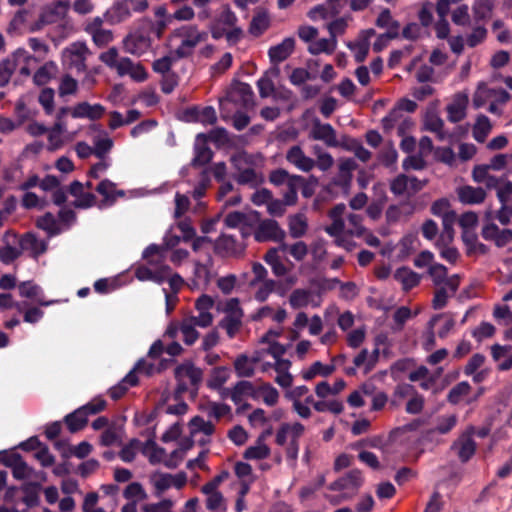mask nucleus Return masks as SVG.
Returning a JSON list of instances; mask_svg holds the SVG:
<instances>
[{
    "label": "nucleus",
    "mask_w": 512,
    "mask_h": 512,
    "mask_svg": "<svg viewBox=\"0 0 512 512\" xmlns=\"http://www.w3.org/2000/svg\"><path fill=\"white\" fill-rule=\"evenodd\" d=\"M226 101L243 109H251L255 105L254 92L249 84L235 80L227 91L225 99L220 100L221 109H224Z\"/></svg>",
    "instance_id": "f257e3e1"
},
{
    "label": "nucleus",
    "mask_w": 512,
    "mask_h": 512,
    "mask_svg": "<svg viewBox=\"0 0 512 512\" xmlns=\"http://www.w3.org/2000/svg\"><path fill=\"white\" fill-rule=\"evenodd\" d=\"M148 8L147 0H120L111 7L112 20L122 22L128 19L132 12L141 13Z\"/></svg>",
    "instance_id": "f03ea898"
},
{
    "label": "nucleus",
    "mask_w": 512,
    "mask_h": 512,
    "mask_svg": "<svg viewBox=\"0 0 512 512\" xmlns=\"http://www.w3.org/2000/svg\"><path fill=\"white\" fill-rule=\"evenodd\" d=\"M286 237V232L273 219L261 221L254 232V238L257 242L275 241L282 242Z\"/></svg>",
    "instance_id": "7ed1b4c3"
},
{
    "label": "nucleus",
    "mask_w": 512,
    "mask_h": 512,
    "mask_svg": "<svg viewBox=\"0 0 512 512\" xmlns=\"http://www.w3.org/2000/svg\"><path fill=\"white\" fill-rule=\"evenodd\" d=\"M447 273V268L443 264H431L428 268V274L432 278L434 285L439 286L445 284L450 290L451 295H454L459 288L460 277L457 274L447 277Z\"/></svg>",
    "instance_id": "20e7f679"
},
{
    "label": "nucleus",
    "mask_w": 512,
    "mask_h": 512,
    "mask_svg": "<svg viewBox=\"0 0 512 512\" xmlns=\"http://www.w3.org/2000/svg\"><path fill=\"white\" fill-rule=\"evenodd\" d=\"M214 152L208 145V136L205 133H199L194 143V157L190 165L193 168L202 167L211 162Z\"/></svg>",
    "instance_id": "39448f33"
},
{
    "label": "nucleus",
    "mask_w": 512,
    "mask_h": 512,
    "mask_svg": "<svg viewBox=\"0 0 512 512\" xmlns=\"http://www.w3.org/2000/svg\"><path fill=\"white\" fill-rule=\"evenodd\" d=\"M237 22L235 13L226 5L219 16L209 24V29L213 39L222 38L228 27H233Z\"/></svg>",
    "instance_id": "423d86ee"
},
{
    "label": "nucleus",
    "mask_w": 512,
    "mask_h": 512,
    "mask_svg": "<svg viewBox=\"0 0 512 512\" xmlns=\"http://www.w3.org/2000/svg\"><path fill=\"white\" fill-rule=\"evenodd\" d=\"M215 252L223 257H238L245 250V246L232 235L221 234L215 241Z\"/></svg>",
    "instance_id": "0eeeda50"
},
{
    "label": "nucleus",
    "mask_w": 512,
    "mask_h": 512,
    "mask_svg": "<svg viewBox=\"0 0 512 512\" xmlns=\"http://www.w3.org/2000/svg\"><path fill=\"white\" fill-rule=\"evenodd\" d=\"M174 375L177 380L181 379L183 376H187L190 379L191 385L193 386L191 394L193 396L197 395L199 385L203 379L202 369L196 367L192 362L187 361L175 368Z\"/></svg>",
    "instance_id": "6e6552de"
},
{
    "label": "nucleus",
    "mask_w": 512,
    "mask_h": 512,
    "mask_svg": "<svg viewBox=\"0 0 512 512\" xmlns=\"http://www.w3.org/2000/svg\"><path fill=\"white\" fill-rule=\"evenodd\" d=\"M310 138L323 141L328 147H337L336 131L329 123H321L318 119L313 122Z\"/></svg>",
    "instance_id": "1a4fd4ad"
},
{
    "label": "nucleus",
    "mask_w": 512,
    "mask_h": 512,
    "mask_svg": "<svg viewBox=\"0 0 512 512\" xmlns=\"http://www.w3.org/2000/svg\"><path fill=\"white\" fill-rule=\"evenodd\" d=\"M171 273V268L168 265H161L158 269L152 270L147 266H139L135 271V276L140 281H153L157 284H162Z\"/></svg>",
    "instance_id": "9d476101"
},
{
    "label": "nucleus",
    "mask_w": 512,
    "mask_h": 512,
    "mask_svg": "<svg viewBox=\"0 0 512 512\" xmlns=\"http://www.w3.org/2000/svg\"><path fill=\"white\" fill-rule=\"evenodd\" d=\"M362 484V472L359 469H352L343 477L332 482L328 488L330 491H342L345 489H358Z\"/></svg>",
    "instance_id": "9b49d317"
},
{
    "label": "nucleus",
    "mask_w": 512,
    "mask_h": 512,
    "mask_svg": "<svg viewBox=\"0 0 512 512\" xmlns=\"http://www.w3.org/2000/svg\"><path fill=\"white\" fill-rule=\"evenodd\" d=\"M19 245L23 251H29L30 256L34 259L47 251L48 245L46 241L39 240L34 233H25L19 240Z\"/></svg>",
    "instance_id": "f8f14e48"
},
{
    "label": "nucleus",
    "mask_w": 512,
    "mask_h": 512,
    "mask_svg": "<svg viewBox=\"0 0 512 512\" xmlns=\"http://www.w3.org/2000/svg\"><path fill=\"white\" fill-rule=\"evenodd\" d=\"M286 159L289 163L295 165L298 169L309 172L315 166V161L307 157L302 148L298 145H294L289 148L286 154Z\"/></svg>",
    "instance_id": "ddd939ff"
},
{
    "label": "nucleus",
    "mask_w": 512,
    "mask_h": 512,
    "mask_svg": "<svg viewBox=\"0 0 512 512\" xmlns=\"http://www.w3.org/2000/svg\"><path fill=\"white\" fill-rule=\"evenodd\" d=\"M104 113V106L101 104L91 105L88 102L78 103L71 111L73 118H88L93 121L100 119Z\"/></svg>",
    "instance_id": "4468645a"
},
{
    "label": "nucleus",
    "mask_w": 512,
    "mask_h": 512,
    "mask_svg": "<svg viewBox=\"0 0 512 512\" xmlns=\"http://www.w3.org/2000/svg\"><path fill=\"white\" fill-rule=\"evenodd\" d=\"M295 47V40L293 37L285 38L281 43L272 46L268 55L270 61L274 64H278L284 60H286L293 52Z\"/></svg>",
    "instance_id": "2eb2a0df"
},
{
    "label": "nucleus",
    "mask_w": 512,
    "mask_h": 512,
    "mask_svg": "<svg viewBox=\"0 0 512 512\" xmlns=\"http://www.w3.org/2000/svg\"><path fill=\"white\" fill-rule=\"evenodd\" d=\"M451 449H457V454L462 463L468 462L476 452V442L470 435H462L453 443Z\"/></svg>",
    "instance_id": "dca6fc26"
},
{
    "label": "nucleus",
    "mask_w": 512,
    "mask_h": 512,
    "mask_svg": "<svg viewBox=\"0 0 512 512\" xmlns=\"http://www.w3.org/2000/svg\"><path fill=\"white\" fill-rule=\"evenodd\" d=\"M458 198L463 204H480L486 198V192L482 187H473L469 185L462 186L457 190Z\"/></svg>",
    "instance_id": "f3484780"
},
{
    "label": "nucleus",
    "mask_w": 512,
    "mask_h": 512,
    "mask_svg": "<svg viewBox=\"0 0 512 512\" xmlns=\"http://www.w3.org/2000/svg\"><path fill=\"white\" fill-rule=\"evenodd\" d=\"M69 1L58 0L50 5L45 6L41 13L48 24H54L66 16L69 9Z\"/></svg>",
    "instance_id": "a211bd4d"
},
{
    "label": "nucleus",
    "mask_w": 512,
    "mask_h": 512,
    "mask_svg": "<svg viewBox=\"0 0 512 512\" xmlns=\"http://www.w3.org/2000/svg\"><path fill=\"white\" fill-rule=\"evenodd\" d=\"M468 103V97L465 94H457L453 103L447 106L448 120L457 123L465 118V109Z\"/></svg>",
    "instance_id": "6ab92c4d"
},
{
    "label": "nucleus",
    "mask_w": 512,
    "mask_h": 512,
    "mask_svg": "<svg viewBox=\"0 0 512 512\" xmlns=\"http://www.w3.org/2000/svg\"><path fill=\"white\" fill-rule=\"evenodd\" d=\"M358 167L357 162L353 158L341 160L339 164V173L332 183L335 186H348V182H352V172Z\"/></svg>",
    "instance_id": "aec40b11"
},
{
    "label": "nucleus",
    "mask_w": 512,
    "mask_h": 512,
    "mask_svg": "<svg viewBox=\"0 0 512 512\" xmlns=\"http://www.w3.org/2000/svg\"><path fill=\"white\" fill-rule=\"evenodd\" d=\"M280 75L278 66H274L267 70L265 74L257 81V87L261 98L269 97L275 90L272 78H277Z\"/></svg>",
    "instance_id": "412c9836"
},
{
    "label": "nucleus",
    "mask_w": 512,
    "mask_h": 512,
    "mask_svg": "<svg viewBox=\"0 0 512 512\" xmlns=\"http://www.w3.org/2000/svg\"><path fill=\"white\" fill-rule=\"evenodd\" d=\"M456 220V213L454 211H450L443 215V229L442 232L436 242L437 247L448 246L454 239V229L453 225Z\"/></svg>",
    "instance_id": "4be33fe9"
},
{
    "label": "nucleus",
    "mask_w": 512,
    "mask_h": 512,
    "mask_svg": "<svg viewBox=\"0 0 512 512\" xmlns=\"http://www.w3.org/2000/svg\"><path fill=\"white\" fill-rule=\"evenodd\" d=\"M394 278L402 284L404 291H409L420 283L421 276L410 268L403 266L395 271Z\"/></svg>",
    "instance_id": "5701e85b"
},
{
    "label": "nucleus",
    "mask_w": 512,
    "mask_h": 512,
    "mask_svg": "<svg viewBox=\"0 0 512 512\" xmlns=\"http://www.w3.org/2000/svg\"><path fill=\"white\" fill-rule=\"evenodd\" d=\"M270 26V19L266 11H258L249 25V33L255 37L261 36Z\"/></svg>",
    "instance_id": "b1692460"
},
{
    "label": "nucleus",
    "mask_w": 512,
    "mask_h": 512,
    "mask_svg": "<svg viewBox=\"0 0 512 512\" xmlns=\"http://www.w3.org/2000/svg\"><path fill=\"white\" fill-rule=\"evenodd\" d=\"M491 129L492 125L490 123L489 118L483 114L479 115L473 127L474 139L479 143H483L486 140Z\"/></svg>",
    "instance_id": "393cba45"
},
{
    "label": "nucleus",
    "mask_w": 512,
    "mask_h": 512,
    "mask_svg": "<svg viewBox=\"0 0 512 512\" xmlns=\"http://www.w3.org/2000/svg\"><path fill=\"white\" fill-rule=\"evenodd\" d=\"M63 421L71 433L82 430L88 423V419L85 418L79 409L67 414Z\"/></svg>",
    "instance_id": "a878e982"
},
{
    "label": "nucleus",
    "mask_w": 512,
    "mask_h": 512,
    "mask_svg": "<svg viewBox=\"0 0 512 512\" xmlns=\"http://www.w3.org/2000/svg\"><path fill=\"white\" fill-rule=\"evenodd\" d=\"M335 369L336 367L334 364L324 365L320 361H316L307 371L303 372L302 376L305 380H311L318 374L323 377H327L331 375Z\"/></svg>",
    "instance_id": "bb28decb"
},
{
    "label": "nucleus",
    "mask_w": 512,
    "mask_h": 512,
    "mask_svg": "<svg viewBox=\"0 0 512 512\" xmlns=\"http://www.w3.org/2000/svg\"><path fill=\"white\" fill-rule=\"evenodd\" d=\"M307 231V222L302 214H295L289 217V232L291 237L300 238Z\"/></svg>",
    "instance_id": "cd10ccee"
},
{
    "label": "nucleus",
    "mask_w": 512,
    "mask_h": 512,
    "mask_svg": "<svg viewBox=\"0 0 512 512\" xmlns=\"http://www.w3.org/2000/svg\"><path fill=\"white\" fill-rule=\"evenodd\" d=\"M36 226L46 231L50 236L60 233L56 219L51 212H46L43 216L39 217L36 221Z\"/></svg>",
    "instance_id": "c85d7f7f"
},
{
    "label": "nucleus",
    "mask_w": 512,
    "mask_h": 512,
    "mask_svg": "<svg viewBox=\"0 0 512 512\" xmlns=\"http://www.w3.org/2000/svg\"><path fill=\"white\" fill-rule=\"evenodd\" d=\"M228 378L229 374L226 367H216L211 372L210 379L207 381V386L212 390H219Z\"/></svg>",
    "instance_id": "c756f323"
},
{
    "label": "nucleus",
    "mask_w": 512,
    "mask_h": 512,
    "mask_svg": "<svg viewBox=\"0 0 512 512\" xmlns=\"http://www.w3.org/2000/svg\"><path fill=\"white\" fill-rule=\"evenodd\" d=\"M39 488V483H28L22 486L21 489L25 493L22 501L28 508L35 507L39 504L40 499L37 491Z\"/></svg>",
    "instance_id": "7c9ffc66"
},
{
    "label": "nucleus",
    "mask_w": 512,
    "mask_h": 512,
    "mask_svg": "<svg viewBox=\"0 0 512 512\" xmlns=\"http://www.w3.org/2000/svg\"><path fill=\"white\" fill-rule=\"evenodd\" d=\"M92 449L93 447L89 442L82 441L77 446H71L64 449L62 451V457L68 459L70 456L74 455L79 459H84L91 453Z\"/></svg>",
    "instance_id": "2f4dec72"
},
{
    "label": "nucleus",
    "mask_w": 512,
    "mask_h": 512,
    "mask_svg": "<svg viewBox=\"0 0 512 512\" xmlns=\"http://www.w3.org/2000/svg\"><path fill=\"white\" fill-rule=\"evenodd\" d=\"M180 330L183 334V341L186 345H192L199 337L198 331L195 329L193 319H184L181 323Z\"/></svg>",
    "instance_id": "473e14b6"
},
{
    "label": "nucleus",
    "mask_w": 512,
    "mask_h": 512,
    "mask_svg": "<svg viewBox=\"0 0 512 512\" xmlns=\"http://www.w3.org/2000/svg\"><path fill=\"white\" fill-rule=\"evenodd\" d=\"M17 68V62L14 59H3L0 62V87H5Z\"/></svg>",
    "instance_id": "72a5a7b5"
},
{
    "label": "nucleus",
    "mask_w": 512,
    "mask_h": 512,
    "mask_svg": "<svg viewBox=\"0 0 512 512\" xmlns=\"http://www.w3.org/2000/svg\"><path fill=\"white\" fill-rule=\"evenodd\" d=\"M270 455V448L265 443L258 444L256 442L255 446L248 447L243 457L248 460H262L267 458Z\"/></svg>",
    "instance_id": "f704fd0d"
},
{
    "label": "nucleus",
    "mask_w": 512,
    "mask_h": 512,
    "mask_svg": "<svg viewBox=\"0 0 512 512\" xmlns=\"http://www.w3.org/2000/svg\"><path fill=\"white\" fill-rule=\"evenodd\" d=\"M189 425L192 427V435L200 431L205 435H212L215 431L213 423L210 421H205L201 416H194L190 420Z\"/></svg>",
    "instance_id": "c9c22d12"
},
{
    "label": "nucleus",
    "mask_w": 512,
    "mask_h": 512,
    "mask_svg": "<svg viewBox=\"0 0 512 512\" xmlns=\"http://www.w3.org/2000/svg\"><path fill=\"white\" fill-rule=\"evenodd\" d=\"M311 292L306 289H295L290 297L289 303L293 309L306 307L309 303Z\"/></svg>",
    "instance_id": "e433bc0d"
},
{
    "label": "nucleus",
    "mask_w": 512,
    "mask_h": 512,
    "mask_svg": "<svg viewBox=\"0 0 512 512\" xmlns=\"http://www.w3.org/2000/svg\"><path fill=\"white\" fill-rule=\"evenodd\" d=\"M144 42V36L129 34L123 39V48L127 53L140 54L142 52L140 45Z\"/></svg>",
    "instance_id": "4c0bfd02"
},
{
    "label": "nucleus",
    "mask_w": 512,
    "mask_h": 512,
    "mask_svg": "<svg viewBox=\"0 0 512 512\" xmlns=\"http://www.w3.org/2000/svg\"><path fill=\"white\" fill-rule=\"evenodd\" d=\"M347 46L350 50L355 51L354 57L357 63L365 61L370 47V42H368L367 39H361L357 42H349Z\"/></svg>",
    "instance_id": "58836bf2"
},
{
    "label": "nucleus",
    "mask_w": 512,
    "mask_h": 512,
    "mask_svg": "<svg viewBox=\"0 0 512 512\" xmlns=\"http://www.w3.org/2000/svg\"><path fill=\"white\" fill-rule=\"evenodd\" d=\"M392 27L394 28V32H386L380 34L375 42L373 43V50L375 52L382 51L388 44V41L391 39H395L399 36L398 29L400 27L399 22L395 21L392 23Z\"/></svg>",
    "instance_id": "ea45409f"
},
{
    "label": "nucleus",
    "mask_w": 512,
    "mask_h": 512,
    "mask_svg": "<svg viewBox=\"0 0 512 512\" xmlns=\"http://www.w3.org/2000/svg\"><path fill=\"white\" fill-rule=\"evenodd\" d=\"M471 390V386L467 381H462L456 384L448 393L447 401L451 404H457L460 402L461 397L465 396Z\"/></svg>",
    "instance_id": "a19ab883"
},
{
    "label": "nucleus",
    "mask_w": 512,
    "mask_h": 512,
    "mask_svg": "<svg viewBox=\"0 0 512 512\" xmlns=\"http://www.w3.org/2000/svg\"><path fill=\"white\" fill-rule=\"evenodd\" d=\"M335 48L336 46H334L331 38H322L311 43L308 47V51L313 55H318L320 53L332 54Z\"/></svg>",
    "instance_id": "79ce46f5"
},
{
    "label": "nucleus",
    "mask_w": 512,
    "mask_h": 512,
    "mask_svg": "<svg viewBox=\"0 0 512 512\" xmlns=\"http://www.w3.org/2000/svg\"><path fill=\"white\" fill-rule=\"evenodd\" d=\"M242 324V318L238 316L226 315L220 322L219 326L226 330L227 335L233 338Z\"/></svg>",
    "instance_id": "37998d69"
},
{
    "label": "nucleus",
    "mask_w": 512,
    "mask_h": 512,
    "mask_svg": "<svg viewBox=\"0 0 512 512\" xmlns=\"http://www.w3.org/2000/svg\"><path fill=\"white\" fill-rule=\"evenodd\" d=\"M142 443L137 438H132L119 452L122 461L130 463L135 459L136 450L140 448Z\"/></svg>",
    "instance_id": "c03bdc74"
},
{
    "label": "nucleus",
    "mask_w": 512,
    "mask_h": 512,
    "mask_svg": "<svg viewBox=\"0 0 512 512\" xmlns=\"http://www.w3.org/2000/svg\"><path fill=\"white\" fill-rule=\"evenodd\" d=\"M234 368L238 377H252L254 375V368L248 364V357L245 354L236 358Z\"/></svg>",
    "instance_id": "a18cd8bd"
},
{
    "label": "nucleus",
    "mask_w": 512,
    "mask_h": 512,
    "mask_svg": "<svg viewBox=\"0 0 512 512\" xmlns=\"http://www.w3.org/2000/svg\"><path fill=\"white\" fill-rule=\"evenodd\" d=\"M106 407V401L100 397L94 398L91 402L79 407L81 413L88 419L89 415H95L103 411Z\"/></svg>",
    "instance_id": "49530a36"
},
{
    "label": "nucleus",
    "mask_w": 512,
    "mask_h": 512,
    "mask_svg": "<svg viewBox=\"0 0 512 512\" xmlns=\"http://www.w3.org/2000/svg\"><path fill=\"white\" fill-rule=\"evenodd\" d=\"M492 212L487 211L485 213V220L488 221L481 230V236L487 241H494L497 237L498 232L500 231L499 227L491 222Z\"/></svg>",
    "instance_id": "de8ad7c7"
},
{
    "label": "nucleus",
    "mask_w": 512,
    "mask_h": 512,
    "mask_svg": "<svg viewBox=\"0 0 512 512\" xmlns=\"http://www.w3.org/2000/svg\"><path fill=\"white\" fill-rule=\"evenodd\" d=\"M38 101L47 115H51L54 112V90L52 88H44L40 92Z\"/></svg>",
    "instance_id": "09e8293b"
},
{
    "label": "nucleus",
    "mask_w": 512,
    "mask_h": 512,
    "mask_svg": "<svg viewBox=\"0 0 512 512\" xmlns=\"http://www.w3.org/2000/svg\"><path fill=\"white\" fill-rule=\"evenodd\" d=\"M113 140L109 137L99 138L94 141L93 154L99 158L103 159L106 154L112 149Z\"/></svg>",
    "instance_id": "8fccbe9b"
},
{
    "label": "nucleus",
    "mask_w": 512,
    "mask_h": 512,
    "mask_svg": "<svg viewBox=\"0 0 512 512\" xmlns=\"http://www.w3.org/2000/svg\"><path fill=\"white\" fill-rule=\"evenodd\" d=\"M114 188L115 183L104 179L97 185L96 191L104 197L105 202L113 203L115 201Z\"/></svg>",
    "instance_id": "3c124183"
},
{
    "label": "nucleus",
    "mask_w": 512,
    "mask_h": 512,
    "mask_svg": "<svg viewBox=\"0 0 512 512\" xmlns=\"http://www.w3.org/2000/svg\"><path fill=\"white\" fill-rule=\"evenodd\" d=\"M78 88V82L69 74L63 76L59 85V95L66 96L76 93Z\"/></svg>",
    "instance_id": "603ef678"
},
{
    "label": "nucleus",
    "mask_w": 512,
    "mask_h": 512,
    "mask_svg": "<svg viewBox=\"0 0 512 512\" xmlns=\"http://www.w3.org/2000/svg\"><path fill=\"white\" fill-rule=\"evenodd\" d=\"M22 254L21 248L18 249L13 245H5L0 249V261L3 264H11L14 260L19 258Z\"/></svg>",
    "instance_id": "864d4df0"
},
{
    "label": "nucleus",
    "mask_w": 512,
    "mask_h": 512,
    "mask_svg": "<svg viewBox=\"0 0 512 512\" xmlns=\"http://www.w3.org/2000/svg\"><path fill=\"white\" fill-rule=\"evenodd\" d=\"M234 179L240 185L250 184L252 187H256L258 183L256 182L257 173L253 168H246L244 170H240V173L234 176Z\"/></svg>",
    "instance_id": "5fc2aeb1"
},
{
    "label": "nucleus",
    "mask_w": 512,
    "mask_h": 512,
    "mask_svg": "<svg viewBox=\"0 0 512 512\" xmlns=\"http://www.w3.org/2000/svg\"><path fill=\"white\" fill-rule=\"evenodd\" d=\"M346 28H347V22L344 18H338V19L332 21L331 23H329L328 30H329L330 37L332 39L334 46L337 45L336 36L343 34L345 32Z\"/></svg>",
    "instance_id": "6e6d98bb"
},
{
    "label": "nucleus",
    "mask_w": 512,
    "mask_h": 512,
    "mask_svg": "<svg viewBox=\"0 0 512 512\" xmlns=\"http://www.w3.org/2000/svg\"><path fill=\"white\" fill-rule=\"evenodd\" d=\"M260 391L264 393L263 401L268 406H274L279 398V393L270 383H264L260 388Z\"/></svg>",
    "instance_id": "4d7b16f0"
},
{
    "label": "nucleus",
    "mask_w": 512,
    "mask_h": 512,
    "mask_svg": "<svg viewBox=\"0 0 512 512\" xmlns=\"http://www.w3.org/2000/svg\"><path fill=\"white\" fill-rule=\"evenodd\" d=\"M18 290L20 296L25 298H35L41 292L40 287L31 281L21 282L18 285Z\"/></svg>",
    "instance_id": "13d9d810"
},
{
    "label": "nucleus",
    "mask_w": 512,
    "mask_h": 512,
    "mask_svg": "<svg viewBox=\"0 0 512 512\" xmlns=\"http://www.w3.org/2000/svg\"><path fill=\"white\" fill-rule=\"evenodd\" d=\"M228 438L237 446H241L246 443L248 434L241 425H236L228 432Z\"/></svg>",
    "instance_id": "bf43d9fd"
},
{
    "label": "nucleus",
    "mask_w": 512,
    "mask_h": 512,
    "mask_svg": "<svg viewBox=\"0 0 512 512\" xmlns=\"http://www.w3.org/2000/svg\"><path fill=\"white\" fill-rule=\"evenodd\" d=\"M200 181L193 191L194 199H200L205 195L206 189L210 185L209 169H204L200 174Z\"/></svg>",
    "instance_id": "052dcab7"
},
{
    "label": "nucleus",
    "mask_w": 512,
    "mask_h": 512,
    "mask_svg": "<svg viewBox=\"0 0 512 512\" xmlns=\"http://www.w3.org/2000/svg\"><path fill=\"white\" fill-rule=\"evenodd\" d=\"M123 496L126 499L138 497L139 499H146L147 494L139 482H132L125 488Z\"/></svg>",
    "instance_id": "680f3d73"
},
{
    "label": "nucleus",
    "mask_w": 512,
    "mask_h": 512,
    "mask_svg": "<svg viewBox=\"0 0 512 512\" xmlns=\"http://www.w3.org/2000/svg\"><path fill=\"white\" fill-rule=\"evenodd\" d=\"M409 177L405 174H400L393 179L390 185V190L395 195H403L408 189Z\"/></svg>",
    "instance_id": "e2e57ef3"
},
{
    "label": "nucleus",
    "mask_w": 512,
    "mask_h": 512,
    "mask_svg": "<svg viewBox=\"0 0 512 512\" xmlns=\"http://www.w3.org/2000/svg\"><path fill=\"white\" fill-rule=\"evenodd\" d=\"M34 469L21 459L15 467L12 469L13 477L17 480H23L32 476Z\"/></svg>",
    "instance_id": "0e129e2a"
},
{
    "label": "nucleus",
    "mask_w": 512,
    "mask_h": 512,
    "mask_svg": "<svg viewBox=\"0 0 512 512\" xmlns=\"http://www.w3.org/2000/svg\"><path fill=\"white\" fill-rule=\"evenodd\" d=\"M90 35L92 36L93 42L98 47H103L113 40L112 31L107 29L94 31Z\"/></svg>",
    "instance_id": "69168bd1"
},
{
    "label": "nucleus",
    "mask_w": 512,
    "mask_h": 512,
    "mask_svg": "<svg viewBox=\"0 0 512 512\" xmlns=\"http://www.w3.org/2000/svg\"><path fill=\"white\" fill-rule=\"evenodd\" d=\"M495 333V327L489 322H482L473 332L472 335L478 341L484 338H490Z\"/></svg>",
    "instance_id": "338daca9"
},
{
    "label": "nucleus",
    "mask_w": 512,
    "mask_h": 512,
    "mask_svg": "<svg viewBox=\"0 0 512 512\" xmlns=\"http://www.w3.org/2000/svg\"><path fill=\"white\" fill-rule=\"evenodd\" d=\"M173 506V501L171 499H163L158 503H149L145 504L142 507L143 512H159V511H166L170 512L169 510Z\"/></svg>",
    "instance_id": "774afa93"
}]
</instances>
